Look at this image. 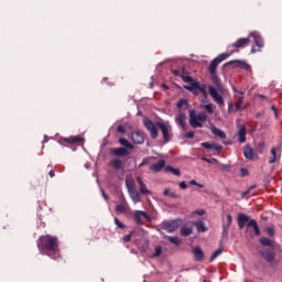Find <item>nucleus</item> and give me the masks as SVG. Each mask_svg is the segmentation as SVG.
<instances>
[{
	"label": "nucleus",
	"mask_w": 282,
	"mask_h": 282,
	"mask_svg": "<svg viewBox=\"0 0 282 282\" xmlns=\"http://www.w3.org/2000/svg\"><path fill=\"white\" fill-rule=\"evenodd\" d=\"M37 248L41 254H45L46 257L54 259V261H57V259H61V249L58 248V238L54 236L46 235V236L40 237L37 240Z\"/></svg>",
	"instance_id": "obj_1"
},
{
	"label": "nucleus",
	"mask_w": 282,
	"mask_h": 282,
	"mask_svg": "<svg viewBox=\"0 0 282 282\" xmlns=\"http://www.w3.org/2000/svg\"><path fill=\"white\" fill-rule=\"evenodd\" d=\"M210 76L214 86L207 87L209 95L214 102H217L219 107H224L226 105V101H224V94L226 93V88L224 87V84H221V80H219V77H217V74H212Z\"/></svg>",
	"instance_id": "obj_2"
},
{
	"label": "nucleus",
	"mask_w": 282,
	"mask_h": 282,
	"mask_svg": "<svg viewBox=\"0 0 282 282\" xmlns=\"http://www.w3.org/2000/svg\"><path fill=\"white\" fill-rule=\"evenodd\" d=\"M246 226H247V230H250V228L253 229L256 237H259V235H261V230L259 229V225L257 224V220L250 219V216H248L246 214H239L238 215V227L240 229H243V228H246Z\"/></svg>",
	"instance_id": "obj_3"
},
{
	"label": "nucleus",
	"mask_w": 282,
	"mask_h": 282,
	"mask_svg": "<svg viewBox=\"0 0 282 282\" xmlns=\"http://www.w3.org/2000/svg\"><path fill=\"white\" fill-rule=\"evenodd\" d=\"M208 120L206 112H195V110L189 111V124L193 129H202L204 122Z\"/></svg>",
	"instance_id": "obj_4"
},
{
	"label": "nucleus",
	"mask_w": 282,
	"mask_h": 282,
	"mask_svg": "<svg viewBox=\"0 0 282 282\" xmlns=\"http://www.w3.org/2000/svg\"><path fill=\"white\" fill-rule=\"evenodd\" d=\"M234 91H235V100H236V104H232V101H230L228 104V109L229 111H242L243 109V100H245V96H243V93L237 90L236 88H234Z\"/></svg>",
	"instance_id": "obj_5"
},
{
	"label": "nucleus",
	"mask_w": 282,
	"mask_h": 282,
	"mask_svg": "<svg viewBox=\"0 0 282 282\" xmlns=\"http://www.w3.org/2000/svg\"><path fill=\"white\" fill-rule=\"evenodd\" d=\"M158 127L162 131L163 141L165 143L171 142V138H173V130H172L171 126L169 123L158 122Z\"/></svg>",
	"instance_id": "obj_6"
},
{
	"label": "nucleus",
	"mask_w": 282,
	"mask_h": 282,
	"mask_svg": "<svg viewBox=\"0 0 282 282\" xmlns=\"http://www.w3.org/2000/svg\"><path fill=\"white\" fill-rule=\"evenodd\" d=\"M182 225V220H165L161 224V228L166 230V232H175L177 228Z\"/></svg>",
	"instance_id": "obj_7"
},
{
	"label": "nucleus",
	"mask_w": 282,
	"mask_h": 282,
	"mask_svg": "<svg viewBox=\"0 0 282 282\" xmlns=\"http://www.w3.org/2000/svg\"><path fill=\"white\" fill-rule=\"evenodd\" d=\"M144 127L145 129L149 130L150 134H151V139L152 140H156L158 138V123H154L153 121L145 119L144 120Z\"/></svg>",
	"instance_id": "obj_8"
},
{
	"label": "nucleus",
	"mask_w": 282,
	"mask_h": 282,
	"mask_svg": "<svg viewBox=\"0 0 282 282\" xmlns=\"http://www.w3.org/2000/svg\"><path fill=\"white\" fill-rule=\"evenodd\" d=\"M109 153L112 158H127V155H131V151L124 148H112L109 150Z\"/></svg>",
	"instance_id": "obj_9"
},
{
	"label": "nucleus",
	"mask_w": 282,
	"mask_h": 282,
	"mask_svg": "<svg viewBox=\"0 0 282 282\" xmlns=\"http://www.w3.org/2000/svg\"><path fill=\"white\" fill-rule=\"evenodd\" d=\"M59 144H80L83 142V138L80 137H68V138H61Z\"/></svg>",
	"instance_id": "obj_10"
},
{
	"label": "nucleus",
	"mask_w": 282,
	"mask_h": 282,
	"mask_svg": "<svg viewBox=\"0 0 282 282\" xmlns=\"http://www.w3.org/2000/svg\"><path fill=\"white\" fill-rule=\"evenodd\" d=\"M207 87L206 84H198V86L192 90V94H194V96L202 94L204 98H208V93L206 91Z\"/></svg>",
	"instance_id": "obj_11"
},
{
	"label": "nucleus",
	"mask_w": 282,
	"mask_h": 282,
	"mask_svg": "<svg viewBox=\"0 0 282 282\" xmlns=\"http://www.w3.org/2000/svg\"><path fill=\"white\" fill-rule=\"evenodd\" d=\"M175 122L183 131H186V115L184 112L181 111L176 115Z\"/></svg>",
	"instance_id": "obj_12"
},
{
	"label": "nucleus",
	"mask_w": 282,
	"mask_h": 282,
	"mask_svg": "<svg viewBox=\"0 0 282 282\" xmlns=\"http://www.w3.org/2000/svg\"><path fill=\"white\" fill-rule=\"evenodd\" d=\"M228 65H236V67H240V69H246V72L252 70V67L245 61H239V59L230 61Z\"/></svg>",
	"instance_id": "obj_13"
},
{
	"label": "nucleus",
	"mask_w": 282,
	"mask_h": 282,
	"mask_svg": "<svg viewBox=\"0 0 282 282\" xmlns=\"http://www.w3.org/2000/svg\"><path fill=\"white\" fill-rule=\"evenodd\" d=\"M108 165L115 171H122L124 169V163L119 158L112 159Z\"/></svg>",
	"instance_id": "obj_14"
},
{
	"label": "nucleus",
	"mask_w": 282,
	"mask_h": 282,
	"mask_svg": "<svg viewBox=\"0 0 282 282\" xmlns=\"http://www.w3.org/2000/svg\"><path fill=\"white\" fill-rule=\"evenodd\" d=\"M247 45H250V37H241L232 44V47L239 50L241 47H247Z\"/></svg>",
	"instance_id": "obj_15"
},
{
	"label": "nucleus",
	"mask_w": 282,
	"mask_h": 282,
	"mask_svg": "<svg viewBox=\"0 0 282 282\" xmlns=\"http://www.w3.org/2000/svg\"><path fill=\"white\" fill-rule=\"evenodd\" d=\"M261 254L268 263H272V261H274V259H276V253H274V251H272V250L261 251Z\"/></svg>",
	"instance_id": "obj_16"
},
{
	"label": "nucleus",
	"mask_w": 282,
	"mask_h": 282,
	"mask_svg": "<svg viewBox=\"0 0 282 282\" xmlns=\"http://www.w3.org/2000/svg\"><path fill=\"white\" fill-rule=\"evenodd\" d=\"M132 142H134V144H143L144 143V134H142V132L137 131V132H132Z\"/></svg>",
	"instance_id": "obj_17"
},
{
	"label": "nucleus",
	"mask_w": 282,
	"mask_h": 282,
	"mask_svg": "<svg viewBox=\"0 0 282 282\" xmlns=\"http://www.w3.org/2000/svg\"><path fill=\"white\" fill-rule=\"evenodd\" d=\"M164 166H166V161L161 160L156 164L151 165L150 171H152L153 173H160V171H162Z\"/></svg>",
	"instance_id": "obj_18"
},
{
	"label": "nucleus",
	"mask_w": 282,
	"mask_h": 282,
	"mask_svg": "<svg viewBox=\"0 0 282 282\" xmlns=\"http://www.w3.org/2000/svg\"><path fill=\"white\" fill-rule=\"evenodd\" d=\"M251 39H253L254 44L257 45V47H263L264 43H263V37H261V35L257 32H253L250 34Z\"/></svg>",
	"instance_id": "obj_19"
},
{
	"label": "nucleus",
	"mask_w": 282,
	"mask_h": 282,
	"mask_svg": "<svg viewBox=\"0 0 282 282\" xmlns=\"http://www.w3.org/2000/svg\"><path fill=\"white\" fill-rule=\"evenodd\" d=\"M137 182L139 184L140 193H142L143 195H151V191L147 188V184H144L141 177H137Z\"/></svg>",
	"instance_id": "obj_20"
},
{
	"label": "nucleus",
	"mask_w": 282,
	"mask_h": 282,
	"mask_svg": "<svg viewBox=\"0 0 282 282\" xmlns=\"http://www.w3.org/2000/svg\"><path fill=\"white\" fill-rule=\"evenodd\" d=\"M130 197L134 200L135 204L142 202V196H140V192L133 188H129Z\"/></svg>",
	"instance_id": "obj_21"
},
{
	"label": "nucleus",
	"mask_w": 282,
	"mask_h": 282,
	"mask_svg": "<svg viewBox=\"0 0 282 282\" xmlns=\"http://www.w3.org/2000/svg\"><path fill=\"white\" fill-rule=\"evenodd\" d=\"M195 261H204V251L199 247L193 249Z\"/></svg>",
	"instance_id": "obj_22"
},
{
	"label": "nucleus",
	"mask_w": 282,
	"mask_h": 282,
	"mask_svg": "<svg viewBox=\"0 0 282 282\" xmlns=\"http://www.w3.org/2000/svg\"><path fill=\"white\" fill-rule=\"evenodd\" d=\"M238 141L243 144L246 142V126H240L238 129Z\"/></svg>",
	"instance_id": "obj_23"
},
{
	"label": "nucleus",
	"mask_w": 282,
	"mask_h": 282,
	"mask_svg": "<svg viewBox=\"0 0 282 282\" xmlns=\"http://www.w3.org/2000/svg\"><path fill=\"white\" fill-rule=\"evenodd\" d=\"M119 144H121L123 149H127V151H130V153L133 151V144H131L129 140L124 138L119 139Z\"/></svg>",
	"instance_id": "obj_24"
},
{
	"label": "nucleus",
	"mask_w": 282,
	"mask_h": 282,
	"mask_svg": "<svg viewBox=\"0 0 282 282\" xmlns=\"http://www.w3.org/2000/svg\"><path fill=\"white\" fill-rule=\"evenodd\" d=\"M243 155L247 160H252V158H254V150H252L250 145H246L243 148Z\"/></svg>",
	"instance_id": "obj_25"
},
{
	"label": "nucleus",
	"mask_w": 282,
	"mask_h": 282,
	"mask_svg": "<svg viewBox=\"0 0 282 282\" xmlns=\"http://www.w3.org/2000/svg\"><path fill=\"white\" fill-rule=\"evenodd\" d=\"M148 215L144 212H135L134 213V219L137 221V224H142V221H144V219H147Z\"/></svg>",
	"instance_id": "obj_26"
},
{
	"label": "nucleus",
	"mask_w": 282,
	"mask_h": 282,
	"mask_svg": "<svg viewBox=\"0 0 282 282\" xmlns=\"http://www.w3.org/2000/svg\"><path fill=\"white\" fill-rule=\"evenodd\" d=\"M194 226H196L198 232H206L208 230V228L202 220L194 223Z\"/></svg>",
	"instance_id": "obj_27"
},
{
	"label": "nucleus",
	"mask_w": 282,
	"mask_h": 282,
	"mask_svg": "<svg viewBox=\"0 0 282 282\" xmlns=\"http://www.w3.org/2000/svg\"><path fill=\"white\" fill-rule=\"evenodd\" d=\"M212 133H214L217 138H220V140H226V132L219 128H213Z\"/></svg>",
	"instance_id": "obj_28"
},
{
	"label": "nucleus",
	"mask_w": 282,
	"mask_h": 282,
	"mask_svg": "<svg viewBox=\"0 0 282 282\" xmlns=\"http://www.w3.org/2000/svg\"><path fill=\"white\" fill-rule=\"evenodd\" d=\"M219 66V63L217 59H213L212 63L209 64V74H217V67Z\"/></svg>",
	"instance_id": "obj_29"
},
{
	"label": "nucleus",
	"mask_w": 282,
	"mask_h": 282,
	"mask_svg": "<svg viewBox=\"0 0 282 282\" xmlns=\"http://www.w3.org/2000/svg\"><path fill=\"white\" fill-rule=\"evenodd\" d=\"M181 235H182V237H191V235H193V228L188 227V226H184L181 229Z\"/></svg>",
	"instance_id": "obj_30"
},
{
	"label": "nucleus",
	"mask_w": 282,
	"mask_h": 282,
	"mask_svg": "<svg viewBox=\"0 0 282 282\" xmlns=\"http://www.w3.org/2000/svg\"><path fill=\"white\" fill-rule=\"evenodd\" d=\"M163 195L165 196V197H172V199H180V195H177V193H175V192H173V191H171V189H164V193H163Z\"/></svg>",
	"instance_id": "obj_31"
},
{
	"label": "nucleus",
	"mask_w": 282,
	"mask_h": 282,
	"mask_svg": "<svg viewBox=\"0 0 282 282\" xmlns=\"http://www.w3.org/2000/svg\"><path fill=\"white\" fill-rule=\"evenodd\" d=\"M198 82L195 79H192L187 86H184V89H187V91H193L197 86H198Z\"/></svg>",
	"instance_id": "obj_32"
},
{
	"label": "nucleus",
	"mask_w": 282,
	"mask_h": 282,
	"mask_svg": "<svg viewBox=\"0 0 282 282\" xmlns=\"http://www.w3.org/2000/svg\"><path fill=\"white\" fill-rule=\"evenodd\" d=\"M260 243L262 246H269L270 248H274V241L270 240V238H260Z\"/></svg>",
	"instance_id": "obj_33"
},
{
	"label": "nucleus",
	"mask_w": 282,
	"mask_h": 282,
	"mask_svg": "<svg viewBox=\"0 0 282 282\" xmlns=\"http://www.w3.org/2000/svg\"><path fill=\"white\" fill-rule=\"evenodd\" d=\"M165 171L167 173H173V175H177V176L182 175V172L180 171V169H175V167H172V166H166Z\"/></svg>",
	"instance_id": "obj_34"
},
{
	"label": "nucleus",
	"mask_w": 282,
	"mask_h": 282,
	"mask_svg": "<svg viewBox=\"0 0 282 282\" xmlns=\"http://www.w3.org/2000/svg\"><path fill=\"white\" fill-rule=\"evenodd\" d=\"M276 162V148L271 149V156L269 159V164H274Z\"/></svg>",
	"instance_id": "obj_35"
},
{
	"label": "nucleus",
	"mask_w": 282,
	"mask_h": 282,
	"mask_svg": "<svg viewBox=\"0 0 282 282\" xmlns=\"http://www.w3.org/2000/svg\"><path fill=\"white\" fill-rule=\"evenodd\" d=\"M167 241H170V243H173L174 246H180L182 243L180 237H169Z\"/></svg>",
	"instance_id": "obj_36"
},
{
	"label": "nucleus",
	"mask_w": 282,
	"mask_h": 282,
	"mask_svg": "<svg viewBox=\"0 0 282 282\" xmlns=\"http://www.w3.org/2000/svg\"><path fill=\"white\" fill-rule=\"evenodd\" d=\"M226 219H227V225H224V232L228 231V229L230 228V224H232V216L228 214L226 216Z\"/></svg>",
	"instance_id": "obj_37"
},
{
	"label": "nucleus",
	"mask_w": 282,
	"mask_h": 282,
	"mask_svg": "<svg viewBox=\"0 0 282 282\" xmlns=\"http://www.w3.org/2000/svg\"><path fill=\"white\" fill-rule=\"evenodd\" d=\"M228 56H230V54H228V53H221V54H219L215 59H216L218 63H223V61H226V58H228Z\"/></svg>",
	"instance_id": "obj_38"
},
{
	"label": "nucleus",
	"mask_w": 282,
	"mask_h": 282,
	"mask_svg": "<svg viewBox=\"0 0 282 282\" xmlns=\"http://www.w3.org/2000/svg\"><path fill=\"white\" fill-rule=\"evenodd\" d=\"M186 107H188V102L186 101V99H181V100L177 102V108H178V109H186Z\"/></svg>",
	"instance_id": "obj_39"
},
{
	"label": "nucleus",
	"mask_w": 282,
	"mask_h": 282,
	"mask_svg": "<svg viewBox=\"0 0 282 282\" xmlns=\"http://www.w3.org/2000/svg\"><path fill=\"white\" fill-rule=\"evenodd\" d=\"M116 213H127V206L120 204L116 206Z\"/></svg>",
	"instance_id": "obj_40"
},
{
	"label": "nucleus",
	"mask_w": 282,
	"mask_h": 282,
	"mask_svg": "<svg viewBox=\"0 0 282 282\" xmlns=\"http://www.w3.org/2000/svg\"><path fill=\"white\" fill-rule=\"evenodd\" d=\"M219 254H221V249L216 250V251L212 254L210 261H215V260L218 258Z\"/></svg>",
	"instance_id": "obj_41"
},
{
	"label": "nucleus",
	"mask_w": 282,
	"mask_h": 282,
	"mask_svg": "<svg viewBox=\"0 0 282 282\" xmlns=\"http://www.w3.org/2000/svg\"><path fill=\"white\" fill-rule=\"evenodd\" d=\"M181 78L184 83H192V80H193V77H191L188 75H182Z\"/></svg>",
	"instance_id": "obj_42"
},
{
	"label": "nucleus",
	"mask_w": 282,
	"mask_h": 282,
	"mask_svg": "<svg viewBox=\"0 0 282 282\" xmlns=\"http://www.w3.org/2000/svg\"><path fill=\"white\" fill-rule=\"evenodd\" d=\"M204 109L207 111V113H213V104L205 105Z\"/></svg>",
	"instance_id": "obj_43"
},
{
	"label": "nucleus",
	"mask_w": 282,
	"mask_h": 282,
	"mask_svg": "<svg viewBox=\"0 0 282 282\" xmlns=\"http://www.w3.org/2000/svg\"><path fill=\"white\" fill-rule=\"evenodd\" d=\"M202 147H204V149H215V143L204 142Z\"/></svg>",
	"instance_id": "obj_44"
},
{
	"label": "nucleus",
	"mask_w": 282,
	"mask_h": 282,
	"mask_svg": "<svg viewBox=\"0 0 282 282\" xmlns=\"http://www.w3.org/2000/svg\"><path fill=\"white\" fill-rule=\"evenodd\" d=\"M189 184H191L192 186H198V188H204V185L198 184L196 180H192V181L189 182Z\"/></svg>",
	"instance_id": "obj_45"
},
{
	"label": "nucleus",
	"mask_w": 282,
	"mask_h": 282,
	"mask_svg": "<svg viewBox=\"0 0 282 282\" xmlns=\"http://www.w3.org/2000/svg\"><path fill=\"white\" fill-rule=\"evenodd\" d=\"M115 224H116V226H118V228H121V229L124 228V224L120 223V219H118V218H115Z\"/></svg>",
	"instance_id": "obj_46"
},
{
	"label": "nucleus",
	"mask_w": 282,
	"mask_h": 282,
	"mask_svg": "<svg viewBox=\"0 0 282 282\" xmlns=\"http://www.w3.org/2000/svg\"><path fill=\"white\" fill-rule=\"evenodd\" d=\"M185 138H188L189 140H193V138H195V132H194V131H188V132L185 134Z\"/></svg>",
	"instance_id": "obj_47"
},
{
	"label": "nucleus",
	"mask_w": 282,
	"mask_h": 282,
	"mask_svg": "<svg viewBox=\"0 0 282 282\" xmlns=\"http://www.w3.org/2000/svg\"><path fill=\"white\" fill-rule=\"evenodd\" d=\"M160 254H162V247H156L154 257H160Z\"/></svg>",
	"instance_id": "obj_48"
},
{
	"label": "nucleus",
	"mask_w": 282,
	"mask_h": 282,
	"mask_svg": "<svg viewBox=\"0 0 282 282\" xmlns=\"http://www.w3.org/2000/svg\"><path fill=\"white\" fill-rule=\"evenodd\" d=\"M267 232L270 237H274V228L272 227L267 228Z\"/></svg>",
	"instance_id": "obj_49"
},
{
	"label": "nucleus",
	"mask_w": 282,
	"mask_h": 282,
	"mask_svg": "<svg viewBox=\"0 0 282 282\" xmlns=\"http://www.w3.org/2000/svg\"><path fill=\"white\" fill-rule=\"evenodd\" d=\"M252 188H256V186L252 185V186H250L247 191H245V192L242 193V197H246V195H250V191H251Z\"/></svg>",
	"instance_id": "obj_50"
},
{
	"label": "nucleus",
	"mask_w": 282,
	"mask_h": 282,
	"mask_svg": "<svg viewBox=\"0 0 282 282\" xmlns=\"http://www.w3.org/2000/svg\"><path fill=\"white\" fill-rule=\"evenodd\" d=\"M117 131H118V133H124L127 131V128H124V126H119L117 128Z\"/></svg>",
	"instance_id": "obj_51"
},
{
	"label": "nucleus",
	"mask_w": 282,
	"mask_h": 282,
	"mask_svg": "<svg viewBox=\"0 0 282 282\" xmlns=\"http://www.w3.org/2000/svg\"><path fill=\"white\" fill-rule=\"evenodd\" d=\"M180 188H182L183 191H186V188H188V185L186 184V182H181L180 183Z\"/></svg>",
	"instance_id": "obj_52"
},
{
	"label": "nucleus",
	"mask_w": 282,
	"mask_h": 282,
	"mask_svg": "<svg viewBox=\"0 0 282 282\" xmlns=\"http://www.w3.org/2000/svg\"><path fill=\"white\" fill-rule=\"evenodd\" d=\"M194 215H206V210L197 209V210L194 212Z\"/></svg>",
	"instance_id": "obj_53"
},
{
	"label": "nucleus",
	"mask_w": 282,
	"mask_h": 282,
	"mask_svg": "<svg viewBox=\"0 0 282 282\" xmlns=\"http://www.w3.org/2000/svg\"><path fill=\"white\" fill-rule=\"evenodd\" d=\"M174 76H183L184 75V70H173Z\"/></svg>",
	"instance_id": "obj_54"
},
{
	"label": "nucleus",
	"mask_w": 282,
	"mask_h": 282,
	"mask_svg": "<svg viewBox=\"0 0 282 282\" xmlns=\"http://www.w3.org/2000/svg\"><path fill=\"white\" fill-rule=\"evenodd\" d=\"M124 243H129L131 241V234L123 237Z\"/></svg>",
	"instance_id": "obj_55"
},
{
	"label": "nucleus",
	"mask_w": 282,
	"mask_h": 282,
	"mask_svg": "<svg viewBox=\"0 0 282 282\" xmlns=\"http://www.w3.org/2000/svg\"><path fill=\"white\" fill-rule=\"evenodd\" d=\"M240 173H241L242 177H246V175H248V170L242 167L240 170Z\"/></svg>",
	"instance_id": "obj_56"
},
{
	"label": "nucleus",
	"mask_w": 282,
	"mask_h": 282,
	"mask_svg": "<svg viewBox=\"0 0 282 282\" xmlns=\"http://www.w3.org/2000/svg\"><path fill=\"white\" fill-rule=\"evenodd\" d=\"M271 109L272 111H274L275 118H279V112H276V107L272 106Z\"/></svg>",
	"instance_id": "obj_57"
},
{
	"label": "nucleus",
	"mask_w": 282,
	"mask_h": 282,
	"mask_svg": "<svg viewBox=\"0 0 282 282\" xmlns=\"http://www.w3.org/2000/svg\"><path fill=\"white\" fill-rule=\"evenodd\" d=\"M214 149H215L216 151H221V145H217V144L214 143Z\"/></svg>",
	"instance_id": "obj_58"
},
{
	"label": "nucleus",
	"mask_w": 282,
	"mask_h": 282,
	"mask_svg": "<svg viewBox=\"0 0 282 282\" xmlns=\"http://www.w3.org/2000/svg\"><path fill=\"white\" fill-rule=\"evenodd\" d=\"M48 175H50V177H54V175H56V174L54 173V170L51 169V170L48 171Z\"/></svg>",
	"instance_id": "obj_59"
},
{
	"label": "nucleus",
	"mask_w": 282,
	"mask_h": 282,
	"mask_svg": "<svg viewBox=\"0 0 282 282\" xmlns=\"http://www.w3.org/2000/svg\"><path fill=\"white\" fill-rule=\"evenodd\" d=\"M102 195H104L105 199H109V196H107V194H105V192H102Z\"/></svg>",
	"instance_id": "obj_60"
},
{
	"label": "nucleus",
	"mask_w": 282,
	"mask_h": 282,
	"mask_svg": "<svg viewBox=\"0 0 282 282\" xmlns=\"http://www.w3.org/2000/svg\"><path fill=\"white\" fill-rule=\"evenodd\" d=\"M163 89H169V86H166L165 84L162 85Z\"/></svg>",
	"instance_id": "obj_61"
},
{
	"label": "nucleus",
	"mask_w": 282,
	"mask_h": 282,
	"mask_svg": "<svg viewBox=\"0 0 282 282\" xmlns=\"http://www.w3.org/2000/svg\"><path fill=\"white\" fill-rule=\"evenodd\" d=\"M204 162H210V160L203 158Z\"/></svg>",
	"instance_id": "obj_62"
},
{
	"label": "nucleus",
	"mask_w": 282,
	"mask_h": 282,
	"mask_svg": "<svg viewBox=\"0 0 282 282\" xmlns=\"http://www.w3.org/2000/svg\"><path fill=\"white\" fill-rule=\"evenodd\" d=\"M259 98H268V97H265L264 95H259Z\"/></svg>",
	"instance_id": "obj_63"
},
{
	"label": "nucleus",
	"mask_w": 282,
	"mask_h": 282,
	"mask_svg": "<svg viewBox=\"0 0 282 282\" xmlns=\"http://www.w3.org/2000/svg\"><path fill=\"white\" fill-rule=\"evenodd\" d=\"M254 52H257V50L252 48V54H254Z\"/></svg>",
	"instance_id": "obj_64"
}]
</instances>
